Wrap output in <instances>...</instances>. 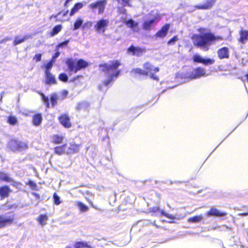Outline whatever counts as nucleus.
Returning a JSON list of instances; mask_svg holds the SVG:
<instances>
[{
  "mask_svg": "<svg viewBox=\"0 0 248 248\" xmlns=\"http://www.w3.org/2000/svg\"><path fill=\"white\" fill-rule=\"evenodd\" d=\"M118 3L123 5V6H131L129 3L130 0H116Z\"/></svg>",
  "mask_w": 248,
  "mask_h": 248,
  "instance_id": "obj_46",
  "label": "nucleus"
},
{
  "mask_svg": "<svg viewBox=\"0 0 248 248\" xmlns=\"http://www.w3.org/2000/svg\"><path fill=\"white\" fill-rule=\"evenodd\" d=\"M170 28V24L166 23L155 33V37L159 38H165L167 36Z\"/></svg>",
  "mask_w": 248,
  "mask_h": 248,
  "instance_id": "obj_13",
  "label": "nucleus"
},
{
  "mask_svg": "<svg viewBox=\"0 0 248 248\" xmlns=\"http://www.w3.org/2000/svg\"><path fill=\"white\" fill-rule=\"evenodd\" d=\"M45 82L46 85H52L57 84V80L54 75L51 72H46Z\"/></svg>",
  "mask_w": 248,
  "mask_h": 248,
  "instance_id": "obj_17",
  "label": "nucleus"
},
{
  "mask_svg": "<svg viewBox=\"0 0 248 248\" xmlns=\"http://www.w3.org/2000/svg\"><path fill=\"white\" fill-rule=\"evenodd\" d=\"M87 201H88V202L90 203V204L91 205V206H92L93 208L95 209L96 210H100V211H102V209H101L100 207H98V206H96V205H93V202H92L90 200H89V199H87Z\"/></svg>",
  "mask_w": 248,
  "mask_h": 248,
  "instance_id": "obj_49",
  "label": "nucleus"
},
{
  "mask_svg": "<svg viewBox=\"0 0 248 248\" xmlns=\"http://www.w3.org/2000/svg\"><path fill=\"white\" fill-rule=\"evenodd\" d=\"M58 78L60 80L63 82H66L68 81V78L67 75L64 73H62L59 74Z\"/></svg>",
  "mask_w": 248,
  "mask_h": 248,
  "instance_id": "obj_38",
  "label": "nucleus"
},
{
  "mask_svg": "<svg viewBox=\"0 0 248 248\" xmlns=\"http://www.w3.org/2000/svg\"><path fill=\"white\" fill-rule=\"evenodd\" d=\"M240 37L238 41L244 44L248 40V30H241L239 31Z\"/></svg>",
  "mask_w": 248,
  "mask_h": 248,
  "instance_id": "obj_20",
  "label": "nucleus"
},
{
  "mask_svg": "<svg viewBox=\"0 0 248 248\" xmlns=\"http://www.w3.org/2000/svg\"><path fill=\"white\" fill-rule=\"evenodd\" d=\"M12 190L9 186L4 185L0 186V199L3 200L8 198Z\"/></svg>",
  "mask_w": 248,
  "mask_h": 248,
  "instance_id": "obj_15",
  "label": "nucleus"
},
{
  "mask_svg": "<svg viewBox=\"0 0 248 248\" xmlns=\"http://www.w3.org/2000/svg\"><path fill=\"white\" fill-rule=\"evenodd\" d=\"M43 120L41 113H36L32 116V124L35 126H39L42 123Z\"/></svg>",
  "mask_w": 248,
  "mask_h": 248,
  "instance_id": "obj_23",
  "label": "nucleus"
},
{
  "mask_svg": "<svg viewBox=\"0 0 248 248\" xmlns=\"http://www.w3.org/2000/svg\"><path fill=\"white\" fill-rule=\"evenodd\" d=\"M191 39L195 47L207 51L214 42L222 40L223 38L221 36H216L211 32H206L202 34H194L192 36Z\"/></svg>",
  "mask_w": 248,
  "mask_h": 248,
  "instance_id": "obj_1",
  "label": "nucleus"
},
{
  "mask_svg": "<svg viewBox=\"0 0 248 248\" xmlns=\"http://www.w3.org/2000/svg\"><path fill=\"white\" fill-rule=\"evenodd\" d=\"M240 248H245L244 246H241Z\"/></svg>",
  "mask_w": 248,
  "mask_h": 248,
  "instance_id": "obj_59",
  "label": "nucleus"
},
{
  "mask_svg": "<svg viewBox=\"0 0 248 248\" xmlns=\"http://www.w3.org/2000/svg\"><path fill=\"white\" fill-rule=\"evenodd\" d=\"M62 29V25H57L56 26H55L52 30L50 32V35L51 36H53L55 35L58 33L59 32L61 31Z\"/></svg>",
  "mask_w": 248,
  "mask_h": 248,
  "instance_id": "obj_31",
  "label": "nucleus"
},
{
  "mask_svg": "<svg viewBox=\"0 0 248 248\" xmlns=\"http://www.w3.org/2000/svg\"><path fill=\"white\" fill-rule=\"evenodd\" d=\"M53 202L55 205H58L61 203L62 201L60 200V198L56 192L54 193L53 195Z\"/></svg>",
  "mask_w": 248,
  "mask_h": 248,
  "instance_id": "obj_37",
  "label": "nucleus"
},
{
  "mask_svg": "<svg viewBox=\"0 0 248 248\" xmlns=\"http://www.w3.org/2000/svg\"><path fill=\"white\" fill-rule=\"evenodd\" d=\"M206 70L202 67L194 68L191 72H187L186 77L190 79H197L205 75Z\"/></svg>",
  "mask_w": 248,
  "mask_h": 248,
  "instance_id": "obj_7",
  "label": "nucleus"
},
{
  "mask_svg": "<svg viewBox=\"0 0 248 248\" xmlns=\"http://www.w3.org/2000/svg\"><path fill=\"white\" fill-rule=\"evenodd\" d=\"M60 124L65 128H69L72 127V124L70 117L67 113H62L58 118Z\"/></svg>",
  "mask_w": 248,
  "mask_h": 248,
  "instance_id": "obj_9",
  "label": "nucleus"
},
{
  "mask_svg": "<svg viewBox=\"0 0 248 248\" xmlns=\"http://www.w3.org/2000/svg\"><path fill=\"white\" fill-rule=\"evenodd\" d=\"M72 0H66V1H65V3H64V7H67V4H68V3L69 2H70V1H72Z\"/></svg>",
  "mask_w": 248,
  "mask_h": 248,
  "instance_id": "obj_53",
  "label": "nucleus"
},
{
  "mask_svg": "<svg viewBox=\"0 0 248 248\" xmlns=\"http://www.w3.org/2000/svg\"><path fill=\"white\" fill-rule=\"evenodd\" d=\"M66 64L69 72H73L76 73L82 69H85L89 65V63L82 59H79L77 62L72 58H68L66 60Z\"/></svg>",
  "mask_w": 248,
  "mask_h": 248,
  "instance_id": "obj_3",
  "label": "nucleus"
},
{
  "mask_svg": "<svg viewBox=\"0 0 248 248\" xmlns=\"http://www.w3.org/2000/svg\"><path fill=\"white\" fill-rule=\"evenodd\" d=\"M82 76L81 75H78L76 78H74V79H78L80 78H81Z\"/></svg>",
  "mask_w": 248,
  "mask_h": 248,
  "instance_id": "obj_56",
  "label": "nucleus"
},
{
  "mask_svg": "<svg viewBox=\"0 0 248 248\" xmlns=\"http://www.w3.org/2000/svg\"><path fill=\"white\" fill-rule=\"evenodd\" d=\"M7 122L11 125H15L18 124V120L16 116L10 115L7 119Z\"/></svg>",
  "mask_w": 248,
  "mask_h": 248,
  "instance_id": "obj_29",
  "label": "nucleus"
},
{
  "mask_svg": "<svg viewBox=\"0 0 248 248\" xmlns=\"http://www.w3.org/2000/svg\"><path fill=\"white\" fill-rule=\"evenodd\" d=\"M60 53L59 52L58 50H57V51L52 56L50 60L52 61V62H54L56 61V59L57 58H58L60 56Z\"/></svg>",
  "mask_w": 248,
  "mask_h": 248,
  "instance_id": "obj_48",
  "label": "nucleus"
},
{
  "mask_svg": "<svg viewBox=\"0 0 248 248\" xmlns=\"http://www.w3.org/2000/svg\"><path fill=\"white\" fill-rule=\"evenodd\" d=\"M69 42V40H65L64 42H61L57 45L56 46V50H58L60 47H65Z\"/></svg>",
  "mask_w": 248,
  "mask_h": 248,
  "instance_id": "obj_40",
  "label": "nucleus"
},
{
  "mask_svg": "<svg viewBox=\"0 0 248 248\" xmlns=\"http://www.w3.org/2000/svg\"><path fill=\"white\" fill-rule=\"evenodd\" d=\"M207 216H214L217 217H223L227 215V213L220 211L214 207H212L206 213Z\"/></svg>",
  "mask_w": 248,
  "mask_h": 248,
  "instance_id": "obj_16",
  "label": "nucleus"
},
{
  "mask_svg": "<svg viewBox=\"0 0 248 248\" xmlns=\"http://www.w3.org/2000/svg\"><path fill=\"white\" fill-rule=\"evenodd\" d=\"M83 4L81 2H78L75 3L71 9L69 16H73L76 13L78 12L79 9L82 8Z\"/></svg>",
  "mask_w": 248,
  "mask_h": 248,
  "instance_id": "obj_26",
  "label": "nucleus"
},
{
  "mask_svg": "<svg viewBox=\"0 0 248 248\" xmlns=\"http://www.w3.org/2000/svg\"><path fill=\"white\" fill-rule=\"evenodd\" d=\"M0 180L5 182H13L14 180L8 174L3 171H0Z\"/></svg>",
  "mask_w": 248,
  "mask_h": 248,
  "instance_id": "obj_27",
  "label": "nucleus"
},
{
  "mask_svg": "<svg viewBox=\"0 0 248 248\" xmlns=\"http://www.w3.org/2000/svg\"><path fill=\"white\" fill-rule=\"evenodd\" d=\"M30 38L29 36L26 35L23 36L22 38H19L17 36L16 37L13 42V44L14 46H16L19 44H21L24 42L26 40Z\"/></svg>",
  "mask_w": 248,
  "mask_h": 248,
  "instance_id": "obj_28",
  "label": "nucleus"
},
{
  "mask_svg": "<svg viewBox=\"0 0 248 248\" xmlns=\"http://www.w3.org/2000/svg\"><path fill=\"white\" fill-rule=\"evenodd\" d=\"M68 11H69L68 10H67L66 11H65V12H64V13L63 14V15L64 16H66V15L67 14V13H68Z\"/></svg>",
  "mask_w": 248,
  "mask_h": 248,
  "instance_id": "obj_58",
  "label": "nucleus"
},
{
  "mask_svg": "<svg viewBox=\"0 0 248 248\" xmlns=\"http://www.w3.org/2000/svg\"><path fill=\"white\" fill-rule=\"evenodd\" d=\"M83 23V20L80 18H78L76 20L74 24L73 30H76L79 28Z\"/></svg>",
  "mask_w": 248,
  "mask_h": 248,
  "instance_id": "obj_36",
  "label": "nucleus"
},
{
  "mask_svg": "<svg viewBox=\"0 0 248 248\" xmlns=\"http://www.w3.org/2000/svg\"><path fill=\"white\" fill-rule=\"evenodd\" d=\"M15 149L16 150L22 151L27 149L28 148V145L27 143L17 141H15Z\"/></svg>",
  "mask_w": 248,
  "mask_h": 248,
  "instance_id": "obj_24",
  "label": "nucleus"
},
{
  "mask_svg": "<svg viewBox=\"0 0 248 248\" xmlns=\"http://www.w3.org/2000/svg\"><path fill=\"white\" fill-rule=\"evenodd\" d=\"M107 4V0H100L90 4L89 8L92 10L96 8L98 9V14H102L104 12L105 6Z\"/></svg>",
  "mask_w": 248,
  "mask_h": 248,
  "instance_id": "obj_8",
  "label": "nucleus"
},
{
  "mask_svg": "<svg viewBox=\"0 0 248 248\" xmlns=\"http://www.w3.org/2000/svg\"><path fill=\"white\" fill-rule=\"evenodd\" d=\"M125 24L128 28H131L133 30H134L135 28H137L139 25V23L138 22H135L132 19H129L127 20L125 22Z\"/></svg>",
  "mask_w": 248,
  "mask_h": 248,
  "instance_id": "obj_30",
  "label": "nucleus"
},
{
  "mask_svg": "<svg viewBox=\"0 0 248 248\" xmlns=\"http://www.w3.org/2000/svg\"><path fill=\"white\" fill-rule=\"evenodd\" d=\"M203 58H202L199 54H195L193 56V60L194 62L197 63H202Z\"/></svg>",
  "mask_w": 248,
  "mask_h": 248,
  "instance_id": "obj_43",
  "label": "nucleus"
},
{
  "mask_svg": "<svg viewBox=\"0 0 248 248\" xmlns=\"http://www.w3.org/2000/svg\"><path fill=\"white\" fill-rule=\"evenodd\" d=\"M36 220L41 226H44L47 224L46 221L48 220V217L46 214H40Z\"/></svg>",
  "mask_w": 248,
  "mask_h": 248,
  "instance_id": "obj_22",
  "label": "nucleus"
},
{
  "mask_svg": "<svg viewBox=\"0 0 248 248\" xmlns=\"http://www.w3.org/2000/svg\"><path fill=\"white\" fill-rule=\"evenodd\" d=\"M202 219V217L201 215L195 216L188 218L189 222L196 223L200 221Z\"/></svg>",
  "mask_w": 248,
  "mask_h": 248,
  "instance_id": "obj_35",
  "label": "nucleus"
},
{
  "mask_svg": "<svg viewBox=\"0 0 248 248\" xmlns=\"http://www.w3.org/2000/svg\"><path fill=\"white\" fill-rule=\"evenodd\" d=\"M178 40V36L175 35L168 41L167 44L168 45H174L175 44V42Z\"/></svg>",
  "mask_w": 248,
  "mask_h": 248,
  "instance_id": "obj_44",
  "label": "nucleus"
},
{
  "mask_svg": "<svg viewBox=\"0 0 248 248\" xmlns=\"http://www.w3.org/2000/svg\"><path fill=\"white\" fill-rule=\"evenodd\" d=\"M15 220V214L13 211L0 215V229L13 224Z\"/></svg>",
  "mask_w": 248,
  "mask_h": 248,
  "instance_id": "obj_6",
  "label": "nucleus"
},
{
  "mask_svg": "<svg viewBox=\"0 0 248 248\" xmlns=\"http://www.w3.org/2000/svg\"><path fill=\"white\" fill-rule=\"evenodd\" d=\"M51 138V142L55 144H59L62 143L64 139V138L62 136L58 134L53 135Z\"/></svg>",
  "mask_w": 248,
  "mask_h": 248,
  "instance_id": "obj_25",
  "label": "nucleus"
},
{
  "mask_svg": "<svg viewBox=\"0 0 248 248\" xmlns=\"http://www.w3.org/2000/svg\"><path fill=\"white\" fill-rule=\"evenodd\" d=\"M33 59L35 60L36 62H39L41 61L42 59V54L41 53H37L36 54L33 58Z\"/></svg>",
  "mask_w": 248,
  "mask_h": 248,
  "instance_id": "obj_47",
  "label": "nucleus"
},
{
  "mask_svg": "<svg viewBox=\"0 0 248 248\" xmlns=\"http://www.w3.org/2000/svg\"><path fill=\"white\" fill-rule=\"evenodd\" d=\"M83 105L82 104H78L77 106V109L79 110L82 109Z\"/></svg>",
  "mask_w": 248,
  "mask_h": 248,
  "instance_id": "obj_52",
  "label": "nucleus"
},
{
  "mask_svg": "<svg viewBox=\"0 0 248 248\" xmlns=\"http://www.w3.org/2000/svg\"><path fill=\"white\" fill-rule=\"evenodd\" d=\"M161 16L157 14L152 19L144 21L142 25L143 29L145 31H150L152 28L153 24L157 21L159 20Z\"/></svg>",
  "mask_w": 248,
  "mask_h": 248,
  "instance_id": "obj_12",
  "label": "nucleus"
},
{
  "mask_svg": "<svg viewBox=\"0 0 248 248\" xmlns=\"http://www.w3.org/2000/svg\"><path fill=\"white\" fill-rule=\"evenodd\" d=\"M109 21L107 19H101L94 25V29L98 32H104L108 26Z\"/></svg>",
  "mask_w": 248,
  "mask_h": 248,
  "instance_id": "obj_11",
  "label": "nucleus"
},
{
  "mask_svg": "<svg viewBox=\"0 0 248 248\" xmlns=\"http://www.w3.org/2000/svg\"><path fill=\"white\" fill-rule=\"evenodd\" d=\"M26 185L29 186L32 190H37L36 184L31 180H29L27 183H26Z\"/></svg>",
  "mask_w": 248,
  "mask_h": 248,
  "instance_id": "obj_41",
  "label": "nucleus"
},
{
  "mask_svg": "<svg viewBox=\"0 0 248 248\" xmlns=\"http://www.w3.org/2000/svg\"><path fill=\"white\" fill-rule=\"evenodd\" d=\"M12 185L13 186H14L17 187L18 185V183L16 182H14L12 184Z\"/></svg>",
  "mask_w": 248,
  "mask_h": 248,
  "instance_id": "obj_54",
  "label": "nucleus"
},
{
  "mask_svg": "<svg viewBox=\"0 0 248 248\" xmlns=\"http://www.w3.org/2000/svg\"><path fill=\"white\" fill-rule=\"evenodd\" d=\"M127 52L131 53L132 55L140 57L146 52V49L145 47L134 46L131 45L127 48Z\"/></svg>",
  "mask_w": 248,
  "mask_h": 248,
  "instance_id": "obj_10",
  "label": "nucleus"
},
{
  "mask_svg": "<svg viewBox=\"0 0 248 248\" xmlns=\"http://www.w3.org/2000/svg\"><path fill=\"white\" fill-rule=\"evenodd\" d=\"M33 195H34L36 197H39V194H37V193H33Z\"/></svg>",
  "mask_w": 248,
  "mask_h": 248,
  "instance_id": "obj_57",
  "label": "nucleus"
},
{
  "mask_svg": "<svg viewBox=\"0 0 248 248\" xmlns=\"http://www.w3.org/2000/svg\"><path fill=\"white\" fill-rule=\"evenodd\" d=\"M145 76H149L152 79L158 81L159 77L155 74L159 71L158 67H155L151 63L147 62L143 65Z\"/></svg>",
  "mask_w": 248,
  "mask_h": 248,
  "instance_id": "obj_4",
  "label": "nucleus"
},
{
  "mask_svg": "<svg viewBox=\"0 0 248 248\" xmlns=\"http://www.w3.org/2000/svg\"><path fill=\"white\" fill-rule=\"evenodd\" d=\"M202 30V29H199V31H201V30Z\"/></svg>",
  "mask_w": 248,
  "mask_h": 248,
  "instance_id": "obj_60",
  "label": "nucleus"
},
{
  "mask_svg": "<svg viewBox=\"0 0 248 248\" xmlns=\"http://www.w3.org/2000/svg\"><path fill=\"white\" fill-rule=\"evenodd\" d=\"M80 145L76 144L75 143H71L70 144L66 154L67 155H71L78 153L79 151Z\"/></svg>",
  "mask_w": 248,
  "mask_h": 248,
  "instance_id": "obj_19",
  "label": "nucleus"
},
{
  "mask_svg": "<svg viewBox=\"0 0 248 248\" xmlns=\"http://www.w3.org/2000/svg\"><path fill=\"white\" fill-rule=\"evenodd\" d=\"M160 215L164 216V217L171 219H174L175 217L172 215L169 214V213L165 212L164 211L160 212Z\"/></svg>",
  "mask_w": 248,
  "mask_h": 248,
  "instance_id": "obj_45",
  "label": "nucleus"
},
{
  "mask_svg": "<svg viewBox=\"0 0 248 248\" xmlns=\"http://www.w3.org/2000/svg\"><path fill=\"white\" fill-rule=\"evenodd\" d=\"M215 62V60L213 59H202V63L205 65H209L213 64Z\"/></svg>",
  "mask_w": 248,
  "mask_h": 248,
  "instance_id": "obj_39",
  "label": "nucleus"
},
{
  "mask_svg": "<svg viewBox=\"0 0 248 248\" xmlns=\"http://www.w3.org/2000/svg\"><path fill=\"white\" fill-rule=\"evenodd\" d=\"M76 205L81 212H85L88 210V206L81 202H78Z\"/></svg>",
  "mask_w": 248,
  "mask_h": 248,
  "instance_id": "obj_33",
  "label": "nucleus"
},
{
  "mask_svg": "<svg viewBox=\"0 0 248 248\" xmlns=\"http://www.w3.org/2000/svg\"><path fill=\"white\" fill-rule=\"evenodd\" d=\"M118 9H119V13H121V14H126V10L124 8H118Z\"/></svg>",
  "mask_w": 248,
  "mask_h": 248,
  "instance_id": "obj_51",
  "label": "nucleus"
},
{
  "mask_svg": "<svg viewBox=\"0 0 248 248\" xmlns=\"http://www.w3.org/2000/svg\"><path fill=\"white\" fill-rule=\"evenodd\" d=\"M149 211L150 213L153 214H156L158 213H160L162 210H160L159 207L158 206H153L149 208Z\"/></svg>",
  "mask_w": 248,
  "mask_h": 248,
  "instance_id": "obj_42",
  "label": "nucleus"
},
{
  "mask_svg": "<svg viewBox=\"0 0 248 248\" xmlns=\"http://www.w3.org/2000/svg\"><path fill=\"white\" fill-rule=\"evenodd\" d=\"M216 0H205L202 4L196 5L194 8L197 10H208L211 9L215 5Z\"/></svg>",
  "mask_w": 248,
  "mask_h": 248,
  "instance_id": "obj_14",
  "label": "nucleus"
},
{
  "mask_svg": "<svg viewBox=\"0 0 248 248\" xmlns=\"http://www.w3.org/2000/svg\"><path fill=\"white\" fill-rule=\"evenodd\" d=\"M61 14V12H59V13H58L56 15H52L51 16L50 18H51L52 17H54L55 18H56L60 14Z\"/></svg>",
  "mask_w": 248,
  "mask_h": 248,
  "instance_id": "obj_55",
  "label": "nucleus"
},
{
  "mask_svg": "<svg viewBox=\"0 0 248 248\" xmlns=\"http://www.w3.org/2000/svg\"><path fill=\"white\" fill-rule=\"evenodd\" d=\"M219 59H228L229 58V50L226 46L219 48L217 52Z\"/></svg>",
  "mask_w": 248,
  "mask_h": 248,
  "instance_id": "obj_18",
  "label": "nucleus"
},
{
  "mask_svg": "<svg viewBox=\"0 0 248 248\" xmlns=\"http://www.w3.org/2000/svg\"><path fill=\"white\" fill-rule=\"evenodd\" d=\"M53 62H52V61L50 60L46 63V64L42 66V68H45V73L50 72V70L53 67Z\"/></svg>",
  "mask_w": 248,
  "mask_h": 248,
  "instance_id": "obj_34",
  "label": "nucleus"
},
{
  "mask_svg": "<svg viewBox=\"0 0 248 248\" xmlns=\"http://www.w3.org/2000/svg\"><path fill=\"white\" fill-rule=\"evenodd\" d=\"M67 147V144L65 143L62 145L58 146L54 148V152L55 154L62 155L66 153V148Z\"/></svg>",
  "mask_w": 248,
  "mask_h": 248,
  "instance_id": "obj_21",
  "label": "nucleus"
},
{
  "mask_svg": "<svg viewBox=\"0 0 248 248\" xmlns=\"http://www.w3.org/2000/svg\"><path fill=\"white\" fill-rule=\"evenodd\" d=\"M40 94L46 108H49L50 107L53 108L57 104L59 97L57 93H53L51 94L49 98L42 93H40Z\"/></svg>",
  "mask_w": 248,
  "mask_h": 248,
  "instance_id": "obj_5",
  "label": "nucleus"
},
{
  "mask_svg": "<svg viewBox=\"0 0 248 248\" xmlns=\"http://www.w3.org/2000/svg\"><path fill=\"white\" fill-rule=\"evenodd\" d=\"M131 73H132L135 76H136V75L145 76L144 69L142 70L140 68H133L131 71Z\"/></svg>",
  "mask_w": 248,
  "mask_h": 248,
  "instance_id": "obj_32",
  "label": "nucleus"
},
{
  "mask_svg": "<svg viewBox=\"0 0 248 248\" xmlns=\"http://www.w3.org/2000/svg\"><path fill=\"white\" fill-rule=\"evenodd\" d=\"M121 64V62L118 60L110 61L109 64L103 63L99 64L98 66L101 72L106 74L111 73L108 76V78L104 80V85H108L118 77L121 71V70L118 69V68Z\"/></svg>",
  "mask_w": 248,
  "mask_h": 248,
  "instance_id": "obj_2",
  "label": "nucleus"
},
{
  "mask_svg": "<svg viewBox=\"0 0 248 248\" xmlns=\"http://www.w3.org/2000/svg\"><path fill=\"white\" fill-rule=\"evenodd\" d=\"M243 207L246 208L245 211L242 213H240L239 215L240 216H248V207L243 206Z\"/></svg>",
  "mask_w": 248,
  "mask_h": 248,
  "instance_id": "obj_50",
  "label": "nucleus"
}]
</instances>
